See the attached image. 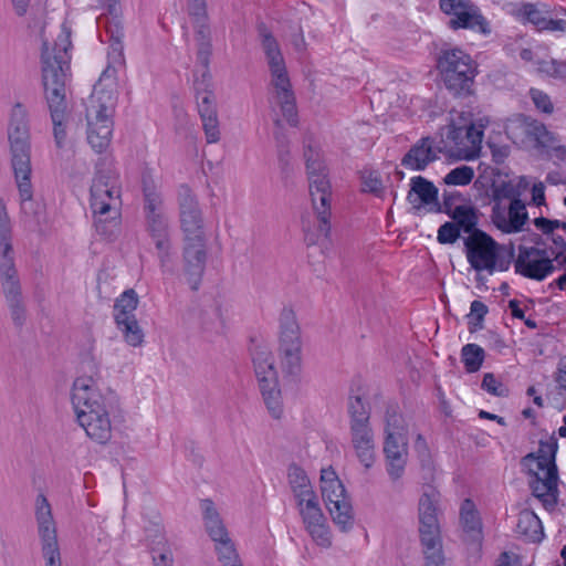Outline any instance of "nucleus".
Listing matches in <instances>:
<instances>
[{"label": "nucleus", "instance_id": "2eb2a0df", "mask_svg": "<svg viewBox=\"0 0 566 566\" xmlns=\"http://www.w3.org/2000/svg\"><path fill=\"white\" fill-rule=\"evenodd\" d=\"M8 140L13 170L31 167V135L28 112L21 103L14 104L8 124Z\"/></svg>", "mask_w": 566, "mask_h": 566}, {"label": "nucleus", "instance_id": "9d476101", "mask_svg": "<svg viewBox=\"0 0 566 566\" xmlns=\"http://www.w3.org/2000/svg\"><path fill=\"white\" fill-rule=\"evenodd\" d=\"M533 224L541 232L539 240H536L533 234V254L545 255L542 260H533V279L543 280L554 270L552 258H557L565 249V240L556 233V230L559 228L566 230V223L538 217L533 219Z\"/></svg>", "mask_w": 566, "mask_h": 566}, {"label": "nucleus", "instance_id": "f8f14e48", "mask_svg": "<svg viewBox=\"0 0 566 566\" xmlns=\"http://www.w3.org/2000/svg\"><path fill=\"white\" fill-rule=\"evenodd\" d=\"M321 492L332 520L342 532L354 526V511L345 486L332 469L321 471Z\"/></svg>", "mask_w": 566, "mask_h": 566}, {"label": "nucleus", "instance_id": "f704fd0d", "mask_svg": "<svg viewBox=\"0 0 566 566\" xmlns=\"http://www.w3.org/2000/svg\"><path fill=\"white\" fill-rule=\"evenodd\" d=\"M142 189L144 199L143 209L145 217L165 213L161 192L159 191L157 185L149 175H143Z\"/></svg>", "mask_w": 566, "mask_h": 566}, {"label": "nucleus", "instance_id": "39448f33", "mask_svg": "<svg viewBox=\"0 0 566 566\" xmlns=\"http://www.w3.org/2000/svg\"><path fill=\"white\" fill-rule=\"evenodd\" d=\"M0 281L13 324L21 328L27 321V310L21 284L14 265L12 228L4 202L0 199Z\"/></svg>", "mask_w": 566, "mask_h": 566}, {"label": "nucleus", "instance_id": "0eeeda50", "mask_svg": "<svg viewBox=\"0 0 566 566\" xmlns=\"http://www.w3.org/2000/svg\"><path fill=\"white\" fill-rule=\"evenodd\" d=\"M557 440L549 437L539 441L536 454L533 453V496L537 497L546 510H553L558 501L559 476L555 462Z\"/></svg>", "mask_w": 566, "mask_h": 566}, {"label": "nucleus", "instance_id": "6e6552de", "mask_svg": "<svg viewBox=\"0 0 566 566\" xmlns=\"http://www.w3.org/2000/svg\"><path fill=\"white\" fill-rule=\"evenodd\" d=\"M437 67L446 88L455 97H468L474 93L476 65L472 57L460 49L442 50Z\"/></svg>", "mask_w": 566, "mask_h": 566}, {"label": "nucleus", "instance_id": "412c9836", "mask_svg": "<svg viewBox=\"0 0 566 566\" xmlns=\"http://www.w3.org/2000/svg\"><path fill=\"white\" fill-rule=\"evenodd\" d=\"M298 513L302 517L305 530L312 539L322 547H329L332 545V536L326 518L319 506L318 497L316 494L302 500V504L296 502Z\"/></svg>", "mask_w": 566, "mask_h": 566}, {"label": "nucleus", "instance_id": "6e6d98bb", "mask_svg": "<svg viewBox=\"0 0 566 566\" xmlns=\"http://www.w3.org/2000/svg\"><path fill=\"white\" fill-rule=\"evenodd\" d=\"M187 12L191 23L210 20L207 1L187 2Z\"/></svg>", "mask_w": 566, "mask_h": 566}, {"label": "nucleus", "instance_id": "9b49d317", "mask_svg": "<svg viewBox=\"0 0 566 566\" xmlns=\"http://www.w3.org/2000/svg\"><path fill=\"white\" fill-rule=\"evenodd\" d=\"M251 357L265 406L274 419H280L283 406L273 355L266 346L258 344L252 347Z\"/></svg>", "mask_w": 566, "mask_h": 566}, {"label": "nucleus", "instance_id": "bf43d9fd", "mask_svg": "<svg viewBox=\"0 0 566 566\" xmlns=\"http://www.w3.org/2000/svg\"><path fill=\"white\" fill-rule=\"evenodd\" d=\"M515 270L525 277L531 279V249L520 247L518 259L515 262Z\"/></svg>", "mask_w": 566, "mask_h": 566}, {"label": "nucleus", "instance_id": "4c0bfd02", "mask_svg": "<svg viewBox=\"0 0 566 566\" xmlns=\"http://www.w3.org/2000/svg\"><path fill=\"white\" fill-rule=\"evenodd\" d=\"M145 229L154 244L171 240L169 223L165 213L146 216Z\"/></svg>", "mask_w": 566, "mask_h": 566}, {"label": "nucleus", "instance_id": "c03bdc74", "mask_svg": "<svg viewBox=\"0 0 566 566\" xmlns=\"http://www.w3.org/2000/svg\"><path fill=\"white\" fill-rule=\"evenodd\" d=\"M533 27L538 31L566 33V20L539 17L536 6L533 4Z\"/></svg>", "mask_w": 566, "mask_h": 566}, {"label": "nucleus", "instance_id": "603ef678", "mask_svg": "<svg viewBox=\"0 0 566 566\" xmlns=\"http://www.w3.org/2000/svg\"><path fill=\"white\" fill-rule=\"evenodd\" d=\"M536 71L551 77L566 76V63L556 60H539L536 62Z\"/></svg>", "mask_w": 566, "mask_h": 566}, {"label": "nucleus", "instance_id": "0e129e2a", "mask_svg": "<svg viewBox=\"0 0 566 566\" xmlns=\"http://www.w3.org/2000/svg\"><path fill=\"white\" fill-rule=\"evenodd\" d=\"M495 566H522V560L515 553L503 552L497 557Z\"/></svg>", "mask_w": 566, "mask_h": 566}, {"label": "nucleus", "instance_id": "58836bf2", "mask_svg": "<svg viewBox=\"0 0 566 566\" xmlns=\"http://www.w3.org/2000/svg\"><path fill=\"white\" fill-rule=\"evenodd\" d=\"M349 427L368 426L370 419V407L361 396H350L348 399Z\"/></svg>", "mask_w": 566, "mask_h": 566}, {"label": "nucleus", "instance_id": "49530a36", "mask_svg": "<svg viewBox=\"0 0 566 566\" xmlns=\"http://www.w3.org/2000/svg\"><path fill=\"white\" fill-rule=\"evenodd\" d=\"M533 139L536 140L539 147L546 149L547 153L558 142L557 136L541 123H533Z\"/></svg>", "mask_w": 566, "mask_h": 566}, {"label": "nucleus", "instance_id": "ea45409f", "mask_svg": "<svg viewBox=\"0 0 566 566\" xmlns=\"http://www.w3.org/2000/svg\"><path fill=\"white\" fill-rule=\"evenodd\" d=\"M117 328L122 332L125 342L133 346H139L144 342V332L136 317H128L115 321Z\"/></svg>", "mask_w": 566, "mask_h": 566}, {"label": "nucleus", "instance_id": "7c9ffc66", "mask_svg": "<svg viewBox=\"0 0 566 566\" xmlns=\"http://www.w3.org/2000/svg\"><path fill=\"white\" fill-rule=\"evenodd\" d=\"M448 25L452 30L469 29L479 31L483 34L490 32L488 21L473 2H471L467 9H463L453 15L449 20Z\"/></svg>", "mask_w": 566, "mask_h": 566}, {"label": "nucleus", "instance_id": "680f3d73", "mask_svg": "<svg viewBox=\"0 0 566 566\" xmlns=\"http://www.w3.org/2000/svg\"><path fill=\"white\" fill-rule=\"evenodd\" d=\"M154 566H172L174 557L171 549L164 545L163 548H151Z\"/></svg>", "mask_w": 566, "mask_h": 566}, {"label": "nucleus", "instance_id": "8fccbe9b", "mask_svg": "<svg viewBox=\"0 0 566 566\" xmlns=\"http://www.w3.org/2000/svg\"><path fill=\"white\" fill-rule=\"evenodd\" d=\"M474 177V170L469 166H460L452 169L444 178L447 185L465 186L469 185Z\"/></svg>", "mask_w": 566, "mask_h": 566}, {"label": "nucleus", "instance_id": "a18cd8bd", "mask_svg": "<svg viewBox=\"0 0 566 566\" xmlns=\"http://www.w3.org/2000/svg\"><path fill=\"white\" fill-rule=\"evenodd\" d=\"M423 554V566H447L442 543L421 545Z\"/></svg>", "mask_w": 566, "mask_h": 566}, {"label": "nucleus", "instance_id": "c756f323", "mask_svg": "<svg viewBox=\"0 0 566 566\" xmlns=\"http://www.w3.org/2000/svg\"><path fill=\"white\" fill-rule=\"evenodd\" d=\"M483 137V129L474 124L457 126L453 123L449 126L447 138L459 149L475 150L480 148Z\"/></svg>", "mask_w": 566, "mask_h": 566}, {"label": "nucleus", "instance_id": "7ed1b4c3", "mask_svg": "<svg viewBox=\"0 0 566 566\" xmlns=\"http://www.w3.org/2000/svg\"><path fill=\"white\" fill-rule=\"evenodd\" d=\"M262 46L271 72L269 104L275 113L279 108L283 118L293 127L298 124L296 98L286 71L277 41L264 24L259 27Z\"/></svg>", "mask_w": 566, "mask_h": 566}, {"label": "nucleus", "instance_id": "37998d69", "mask_svg": "<svg viewBox=\"0 0 566 566\" xmlns=\"http://www.w3.org/2000/svg\"><path fill=\"white\" fill-rule=\"evenodd\" d=\"M214 543L218 559L222 566H243L230 537Z\"/></svg>", "mask_w": 566, "mask_h": 566}, {"label": "nucleus", "instance_id": "20e7f679", "mask_svg": "<svg viewBox=\"0 0 566 566\" xmlns=\"http://www.w3.org/2000/svg\"><path fill=\"white\" fill-rule=\"evenodd\" d=\"M115 72V69L108 66L102 73L86 107L87 142L97 154L105 151L112 140L117 97L115 90L106 88L104 82L113 77Z\"/></svg>", "mask_w": 566, "mask_h": 566}, {"label": "nucleus", "instance_id": "052dcab7", "mask_svg": "<svg viewBox=\"0 0 566 566\" xmlns=\"http://www.w3.org/2000/svg\"><path fill=\"white\" fill-rule=\"evenodd\" d=\"M471 2V0H439V6L444 14L452 18L459 11L467 9Z\"/></svg>", "mask_w": 566, "mask_h": 566}, {"label": "nucleus", "instance_id": "cd10ccee", "mask_svg": "<svg viewBox=\"0 0 566 566\" xmlns=\"http://www.w3.org/2000/svg\"><path fill=\"white\" fill-rule=\"evenodd\" d=\"M530 186L527 177L513 179H494L491 184V197L493 206L503 207L512 200H521V196Z\"/></svg>", "mask_w": 566, "mask_h": 566}, {"label": "nucleus", "instance_id": "473e14b6", "mask_svg": "<svg viewBox=\"0 0 566 566\" xmlns=\"http://www.w3.org/2000/svg\"><path fill=\"white\" fill-rule=\"evenodd\" d=\"M19 190L20 206L23 213L35 216V202L33 201V187L31 184L32 168L13 170Z\"/></svg>", "mask_w": 566, "mask_h": 566}, {"label": "nucleus", "instance_id": "423d86ee", "mask_svg": "<svg viewBox=\"0 0 566 566\" xmlns=\"http://www.w3.org/2000/svg\"><path fill=\"white\" fill-rule=\"evenodd\" d=\"M120 189L115 177L97 175L91 186V208L95 216L96 231L111 238L120 217Z\"/></svg>", "mask_w": 566, "mask_h": 566}, {"label": "nucleus", "instance_id": "b1692460", "mask_svg": "<svg viewBox=\"0 0 566 566\" xmlns=\"http://www.w3.org/2000/svg\"><path fill=\"white\" fill-rule=\"evenodd\" d=\"M438 188L433 182L422 176L412 177L410 189L407 193V200L412 206L415 212L427 208L429 212H442L441 203L438 200Z\"/></svg>", "mask_w": 566, "mask_h": 566}, {"label": "nucleus", "instance_id": "dca6fc26", "mask_svg": "<svg viewBox=\"0 0 566 566\" xmlns=\"http://www.w3.org/2000/svg\"><path fill=\"white\" fill-rule=\"evenodd\" d=\"M105 12L96 19L98 36L102 42L109 43V56L114 62L124 60V27L120 0H98Z\"/></svg>", "mask_w": 566, "mask_h": 566}, {"label": "nucleus", "instance_id": "774afa93", "mask_svg": "<svg viewBox=\"0 0 566 566\" xmlns=\"http://www.w3.org/2000/svg\"><path fill=\"white\" fill-rule=\"evenodd\" d=\"M555 380L560 388L566 389V356L560 358L558 363Z\"/></svg>", "mask_w": 566, "mask_h": 566}, {"label": "nucleus", "instance_id": "864d4df0", "mask_svg": "<svg viewBox=\"0 0 566 566\" xmlns=\"http://www.w3.org/2000/svg\"><path fill=\"white\" fill-rule=\"evenodd\" d=\"M273 124L275 126L274 137L277 143V151H279V159L284 165H287V156H289V149H287V139L285 135L282 133L283 125L281 118L275 114L273 117Z\"/></svg>", "mask_w": 566, "mask_h": 566}, {"label": "nucleus", "instance_id": "a878e982", "mask_svg": "<svg viewBox=\"0 0 566 566\" xmlns=\"http://www.w3.org/2000/svg\"><path fill=\"white\" fill-rule=\"evenodd\" d=\"M350 441L358 461L370 469L376 459L374 432L368 426L349 427Z\"/></svg>", "mask_w": 566, "mask_h": 566}, {"label": "nucleus", "instance_id": "4468645a", "mask_svg": "<svg viewBox=\"0 0 566 566\" xmlns=\"http://www.w3.org/2000/svg\"><path fill=\"white\" fill-rule=\"evenodd\" d=\"M281 366L286 377L297 378L302 369L300 327L292 308L284 307L280 315Z\"/></svg>", "mask_w": 566, "mask_h": 566}, {"label": "nucleus", "instance_id": "ddd939ff", "mask_svg": "<svg viewBox=\"0 0 566 566\" xmlns=\"http://www.w3.org/2000/svg\"><path fill=\"white\" fill-rule=\"evenodd\" d=\"M463 242L468 262L476 272L486 271L491 275L509 269L510 260L500 255L499 243L484 231L465 237Z\"/></svg>", "mask_w": 566, "mask_h": 566}, {"label": "nucleus", "instance_id": "e433bc0d", "mask_svg": "<svg viewBox=\"0 0 566 566\" xmlns=\"http://www.w3.org/2000/svg\"><path fill=\"white\" fill-rule=\"evenodd\" d=\"M505 132L510 139L516 145H527L531 142V122L522 114L510 118L505 125Z\"/></svg>", "mask_w": 566, "mask_h": 566}, {"label": "nucleus", "instance_id": "72a5a7b5", "mask_svg": "<svg viewBox=\"0 0 566 566\" xmlns=\"http://www.w3.org/2000/svg\"><path fill=\"white\" fill-rule=\"evenodd\" d=\"M197 44V61L202 67L210 63L212 53L210 20L192 23Z\"/></svg>", "mask_w": 566, "mask_h": 566}, {"label": "nucleus", "instance_id": "338daca9", "mask_svg": "<svg viewBox=\"0 0 566 566\" xmlns=\"http://www.w3.org/2000/svg\"><path fill=\"white\" fill-rule=\"evenodd\" d=\"M202 514H203V521H210L219 518L220 515L214 506V503L210 499H205L200 503Z\"/></svg>", "mask_w": 566, "mask_h": 566}, {"label": "nucleus", "instance_id": "a211bd4d", "mask_svg": "<svg viewBox=\"0 0 566 566\" xmlns=\"http://www.w3.org/2000/svg\"><path fill=\"white\" fill-rule=\"evenodd\" d=\"M440 493L429 488L419 499L418 521L419 537L421 545L442 543L441 526L439 522Z\"/></svg>", "mask_w": 566, "mask_h": 566}, {"label": "nucleus", "instance_id": "13d9d810", "mask_svg": "<svg viewBox=\"0 0 566 566\" xmlns=\"http://www.w3.org/2000/svg\"><path fill=\"white\" fill-rule=\"evenodd\" d=\"M533 104L543 114L552 115L554 113L555 107L552 98L542 91L533 90Z\"/></svg>", "mask_w": 566, "mask_h": 566}, {"label": "nucleus", "instance_id": "f257e3e1", "mask_svg": "<svg viewBox=\"0 0 566 566\" xmlns=\"http://www.w3.org/2000/svg\"><path fill=\"white\" fill-rule=\"evenodd\" d=\"M70 32H62L52 43L43 41L41 63L45 99L53 122L54 139L62 147L66 136L64 118L67 109L66 82L70 78Z\"/></svg>", "mask_w": 566, "mask_h": 566}, {"label": "nucleus", "instance_id": "69168bd1", "mask_svg": "<svg viewBox=\"0 0 566 566\" xmlns=\"http://www.w3.org/2000/svg\"><path fill=\"white\" fill-rule=\"evenodd\" d=\"M512 14L523 22L524 24L531 22V3H523L521 6H513Z\"/></svg>", "mask_w": 566, "mask_h": 566}, {"label": "nucleus", "instance_id": "09e8293b", "mask_svg": "<svg viewBox=\"0 0 566 566\" xmlns=\"http://www.w3.org/2000/svg\"><path fill=\"white\" fill-rule=\"evenodd\" d=\"M157 250V256L159 259L160 269L164 273H174V253L171 247V240L155 243Z\"/></svg>", "mask_w": 566, "mask_h": 566}, {"label": "nucleus", "instance_id": "2f4dec72", "mask_svg": "<svg viewBox=\"0 0 566 566\" xmlns=\"http://www.w3.org/2000/svg\"><path fill=\"white\" fill-rule=\"evenodd\" d=\"M446 213L453 220V223L460 228V231L468 233L469 235L474 234L478 229V213L476 209L468 205H459L454 209H451V202L448 198L446 201Z\"/></svg>", "mask_w": 566, "mask_h": 566}, {"label": "nucleus", "instance_id": "4d7b16f0", "mask_svg": "<svg viewBox=\"0 0 566 566\" xmlns=\"http://www.w3.org/2000/svg\"><path fill=\"white\" fill-rule=\"evenodd\" d=\"M206 530L213 542L229 537L221 517L205 522Z\"/></svg>", "mask_w": 566, "mask_h": 566}, {"label": "nucleus", "instance_id": "6ab92c4d", "mask_svg": "<svg viewBox=\"0 0 566 566\" xmlns=\"http://www.w3.org/2000/svg\"><path fill=\"white\" fill-rule=\"evenodd\" d=\"M397 422L396 415L388 417L384 441L387 472L392 481L402 476L408 455L407 438L400 432Z\"/></svg>", "mask_w": 566, "mask_h": 566}, {"label": "nucleus", "instance_id": "f3484780", "mask_svg": "<svg viewBox=\"0 0 566 566\" xmlns=\"http://www.w3.org/2000/svg\"><path fill=\"white\" fill-rule=\"evenodd\" d=\"M35 518L44 566H62L55 522L51 505L43 494H39L36 497Z\"/></svg>", "mask_w": 566, "mask_h": 566}, {"label": "nucleus", "instance_id": "c85d7f7f", "mask_svg": "<svg viewBox=\"0 0 566 566\" xmlns=\"http://www.w3.org/2000/svg\"><path fill=\"white\" fill-rule=\"evenodd\" d=\"M432 144L433 140L431 137L420 138L405 154L401 159V166L417 171L424 170L429 164L433 163L438 158Z\"/></svg>", "mask_w": 566, "mask_h": 566}, {"label": "nucleus", "instance_id": "4be33fe9", "mask_svg": "<svg viewBox=\"0 0 566 566\" xmlns=\"http://www.w3.org/2000/svg\"><path fill=\"white\" fill-rule=\"evenodd\" d=\"M184 273L191 290L200 286L207 263V243L184 241L182 250Z\"/></svg>", "mask_w": 566, "mask_h": 566}, {"label": "nucleus", "instance_id": "de8ad7c7", "mask_svg": "<svg viewBox=\"0 0 566 566\" xmlns=\"http://www.w3.org/2000/svg\"><path fill=\"white\" fill-rule=\"evenodd\" d=\"M481 388L495 397H507V386L492 373H486L483 376Z\"/></svg>", "mask_w": 566, "mask_h": 566}, {"label": "nucleus", "instance_id": "bb28decb", "mask_svg": "<svg viewBox=\"0 0 566 566\" xmlns=\"http://www.w3.org/2000/svg\"><path fill=\"white\" fill-rule=\"evenodd\" d=\"M460 523L463 532V541L480 548L483 539L482 521L471 499H465L461 504Z\"/></svg>", "mask_w": 566, "mask_h": 566}, {"label": "nucleus", "instance_id": "c9c22d12", "mask_svg": "<svg viewBox=\"0 0 566 566\" xmlns=\"http://www.w3.org/2000/svg\"><path fill=\"white\" fill-rule=\"evenodd\" d=\"M287 479L293 495L300 504L302 500L316 494L306 472L297 464L293 463L289 467Z\"/></svg>", "mask_w": 566, "mask_h": 566}, {"label": "nucleus", "instance_id": "e2e57ef3", "mask_svg": "<svg viewBox=\"0 0 566 566\" xmlns=\"http://www.w3.org/2000/svg\"><path fill=\"white\" fill-rule=\"evenodd\" d=\"M363 191L380 196L382 182L376 172H369L363 177Z\"/></svg>", "mask_w": 566, "mask_h": 566}, {"label": "nucleus", "instance_id": "f03ea898", "mask_svg": "<svg viewBox=\"0 0 566 566\" xmlns=\"http://www.w3.org/2000/svg\"><path fill=\"white\" fill-rule=\"evenodd\" d=\"M90 375L77 377L72 387V403L78 424L93 441L105 444L112 438L109 412L115 395L112 390L102 394L98 387L101 376L94 364Z\"/></svg>", "mask_w": 566, "mask_h": 566}, {"label": "nucleus", "instance_id": "aec40b11", "mask_svg": "<svg viewBox=\"0 0 566 566\" xmlns=\"http://www.w3.org/2000/svg\"><path fill=\"white\" fill-rule=\"evenodd\" d=\"M178 205L184 241L202 242L206 240L201 209L196 196L187 185L179 187Z\"/></svg>", "mask_w": 566, "mask_h": 566}, {"label": "nucleus", "instance_id": "5fc2aeb1", "mask_svg": "<svg viewBox=\"0 0 566 566\" xmlns=\"http://www.w3.org/2000/svg\"><path fill=\"white\" fill-rule=\"evenodd\" d=\"M460 228L453 222H444L438 230L437 240L441 244H452L460 238Z\"/></svg>", "mask_w": 566, "mask_h": 566}, {"label": "nucleus", "instance_id": "3c124183", "mask_svg": "<svg viewBox=\"0 0 566 566\" xmlns=\"http://www.w3.org/2000/svg\"><path fill=\"white\" fill-rule=\"evenodd\" d=\"M488 306L481 301H473L470 306L469 317V331L476 332L483 328L484 316L488 314Z\"/></svg>", "mask_w": 566, "mask_h": 566}, {"label": "nucleus", "instance_id": "79ce46f5", "mask_svg": "<svg viewBox=\"0 0 566 566\" xmlns=\"http://www.w3.org/2000/svg\"><path fill=\"white\" fill-rule=\"evenodd\" d=\"M484 349L476 344H467L461 349V358L468 373H475L484 360Z\"/></svg>", "mask_w": 566, "mask_h": 566}, {"label": "nucleus", "instance_id": "5701e85b", "mask_svg": "<svg viewBox=\"0 0 566 566\" xmlns=\"http://www.w3.org/2000/svg\"><path fill=\"white\" fill-rule=\"evenodd\" d=\"M492 222L504 233H514L522 230L528 219L525 202L521 200H512L503 207L493 206Z\"/></svg>", "mask_w": 566, "mask_h": 566}, {"label": "nucleus", "instance_id": "a19ab883", "mask_svg": "<svg viewBox=\"0 0 566 566\" xmlns=\"http://www.w3.org/2000/svg\"><path fill=\"white\" fill-rule=\"evenodd\" d=\"M138 305V296L134 290L125 291L114 304V319H122L135 316Z\"/></svg>", "mask_w": 566, "mask_h": 566}, {"label": "nucleus", "instance_id": "1a4fd4ad", "mask_svg": "<svg viewBox=\"0 0 566 566\" xmlns=\"http://www.w3.org/2000/svg\"><path fill=\"white\" fill-rule=\"evenodd\" d=\"M306 159V169L310 182V195L312 206L317 219V232L325 239L331 234V184L325 174V166L318 159L314 158V151L308 146L304 151Z\"/></svg>", "mask_w": 566, "mask_h": 566}, {"label": "nucleus", "instance_id": "393cba45", "mask_svg": "<svg viewBox=\"0 0 566 566\" xmlns=\"http://www.w3.org/2000/svg\"><path fill=\"white\" fill-rule=\"evenodd\" d=\"M197 104L207 142L209 144L219 142V120L212 91L205 88L203 91L198 92Z\"/></svg>", "mask_w": 566, "mask_h": 566}]
</instances>
